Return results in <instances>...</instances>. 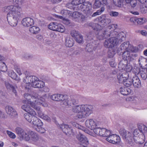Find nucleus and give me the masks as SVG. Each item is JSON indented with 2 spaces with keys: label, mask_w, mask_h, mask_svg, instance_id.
<instances>
[{
  "label": "nucleus",
  "mask_w": 147,
  "mask_h": 147,
  "mask_svg": "<svg viewBox=\"0 0 147 147\" xmlns=\"http://www.w3.org/2000/svg\"><path fill=\"white\" fill-rule=\"evenodd\" d=\"M24 97L26 100H23V103L24 104H30L32 107L38 111V114L40 112V108L36 104L42 105L44 107L47 106V104L45 102V99L47 97L46 94L39 95L37 93H35L34 95L32 96L28 93H25L24 94Z\"/></svg>",
  "instance_id": "f257e3e1"
},
{
  "label": "nucleus",
  "mask_w": 147,
  "mask_h": 147,
  "mask_svg": "<svg viewBox=\"0 0 147 147\" xmlns=\"http://www.w3.org/2000/svg\"><path fill=\"white\" fill-rule=\"evenodd\" d=\"M21 8L19 6L10 5L7 6L5 11H9L7 15V19L11 26H15L17 25L18 20L21 18Z\"/></svg>",
  "instance_id": "f03ea898"
},
{
  "label": "nucleus",
  "mask_w": 147,
  "mask_h": 147,
  "mask_svg": "<svg viewBox=\"0 0 147 147\" xmlns=\"http://www.w3.org/2000/svg\"><path fill=\"white\" fill-rule=\"evenodd\" d=\"M71 4L76 6L74 10H80L88 16L92 15L94 11L92 5L89 2H84V0H73Z\"/></svg>",
  "instance_id": "7ed1b4c3"
},
{
  "label": "nucleus",
  "mask_w": 147,
  "mask_h": 147,
  "mask_svg": "<svg viewBox=\"0 0 147 147\" xmlns=\"http://www.w3.org/2000/svg\"><path fill=\"white\" fill-rule=\"evenodd\" d=\"M119 132L123 139L125 142L126 143L128 146H133L134 142V140H132L133 137L131 133L126 131L125 129L123 128L120 129Z\"/></svg>",
  "instance_id": "20e7f679"
},
{
  "label": "nucleus",
  "mask_w": 147,
  "mask_h": 147,
  "mask_svg": "<svg viewBox=\"0 0 147 147\" xmlns=\"http://www.w3.org/2000/svg\"><path fill=\"white\" fill-rule=\"evenodd\" d=\"M93 107L92 105H82L81 112L77 117L79 118H85L89 116L92 113Z\"/></svg>",
  "instance_id": "39448f33"
},
{
  "label": "nucleus",
  "mask_w": 147,
  "mask_h": 147,
  "mask_svg": "<svg viewBox=\"0 0 147 147\" xmlns=\"http://www.w3.org/2000/svg\"><path fill=\"white\" fill-rule=\"evenodd\" d=\"M115 26L111 25L107 27L106 29L102 30H100L97 33L96 37L100 40L106 38L111 36V30L112 28H114Z\"/></svg>",
  "instance_id": "423d86ee"
},
{
  "label": "nucleus",
  "mask_w": 147,
  "mask_h": 147,
  "mask_svg": "<svg viewBox=\"0 0 147 147\" xmlns=\"http://www.w3.org/2000/svg\"><path fill=\"white\" fill-rule=\"evenodd\" d=\"M114 4L118 7H121L124 3L129 4L132 7L134 8L137 5L136 0H113Z\"/></svg>",
  "instance_id": "0eeeda50"
},
{
  "label": "nucleus",
  "mask_w": 147,
  "mask_h": 147,
  "mask_svg": "<svg viewBox=\"0 0 147 147\" xmlns=\"http://www.w3.org/2000/svg\"><path fill=\"white\" fill-rule=\"evenodd\" d=\"M68 97L66 95L58 94V101H61L60 105L63 107H69L71 105V103L68 100Z\"/></svg>",
  "instance_id": "6e6552de"
},
{
  "label": "nucleus",
  "mask_w": 147,
  "mask_h": 147,
  "mask_svg": "<svg viewBox=\"0 0 147 147\" xmlns=\"http://www.w3.org/2000/svg\"><path fill=\"white\" fill-rule=\"evenodd\" d=\"M114 30V28H112L111 36H113V37L115 38V39H116L118 42V44L120 43L122 41L125 40V35L123 32H122L118 33L116 31H113Z\"/></svg>",
  "instance_id": "1a4fd4ad"
},
{
  "label": "nucleus",
  "mask_w": 147,
  "mask_h": 147,
  "mask_svg": "<svg viewBox=\"0 0 147 147\" xmlns=\"http://www.w3.org/2000/svg\"><path fill=\"white\" fill-rule=\"evenodd\" d=\"M109 39H106L104 42V45L107 48H112L118 44L117 40L113 36H111Z\"/></svg>",
  "instance_id": "9d476101"
},
{
  "label": "nucleus",
  "mask_w": 147,
  "mask_h": 147,
  "mask_svg": "<svg viewBox=\"0 0 147 147\" xmlns=\"http://www.w3.org/2000/svg\"><path fill=\"white\" fill-rule=\"evenodd\" d=\"M16 131L21 140H24L26 141H29L30 138L28 136V134L25 132L22 129L17 127L16 129Z\"/></svg>",
  "instance_id": "9b49d317"
},
{
  "label": "nucleus",
  "mask_w": 147,
  "mask_h": 147,
  "mask_svg": "<svg viewBox=\"0 0 147 147\" xmlns=\"http://www.w3.org/2000/svg\"><path fill=\"white\" fill-rule=\"evenodd\" d=\"M129 51H127L123 52L122 57L126 63H127L128 61H131L134 59V58L137 56L136 54L130 55L129 52Z\"/></svg>",
  "instance_id": "f8f14e48"
},
{
  "label": "nucleus",
  "mask_w": 147,
  "mask_h": 147,
  "mask_svg": "<svg viewBox=\"0 0 147 147\" xmlns=\"http://www.w3.org/2000/svg\"><path fill=\"white\" fill-rule=\"evenodd\" d=\"M71 35L78 42L81 43L82 42L83 36L77 31L75 30H72L71 32Z\"/></svg>",
  "instance_id": "ddd939ff"
},
{
  "label": "nucleus",
  "mask_w": 147,
  "mask_h": 147,
  "mask_svg": "<svg viewBox=\"0 0 147 147\" xmlns=\"http://www.w3.org/2000/svg\"><path fill=\"white\" fill-rule=\"evenodd\" d=\"M106 140L110 143L115 144L119 142L120 138L116 135L111 134L106 138Z\"/></svg>",
  "instance_id": "4468645a"
},
{
  "label": "nucleus",
  "mask_w": 147,
  "mask_h": 147,
  "mask_svg": "<svg viewBox=\"0 0 147 147\" xmlns=\"http://www.w3.org/2000/svg\"><path fill=\"white\" fill-rule=\"evenodd\" d=\"M5 110L8 116L10 117H16L17 115L16 111L11 106H6L5 107Z\"/></svg>",
  "instance_id": "2eb2a0df"
},
{
  "label": "nucleus",
  "mask_w": 147,
  "mask_h": 147,
  "mask_svg": "<svg viewBox=\"0 0 147 147\" xmlns=\"http://www.w3.org/2000/svg\"><path fill=\"white\" fill-rule=\"evenodd\" d=\"M145 140V136L144 134H141L139 135L138 136H135L133 137L132 140L134 142L133 146L135 144V143L138 144H142L144 142Z\"/></svg>",
  "instance_id": "dca6fc26"
},
{
  "label": "nucleus",
  "mask_w": 147,
  "mask_h": 147,
  "mask_svg": "<svg viewBox=\"0 0 147 147\" xmlns=\"http://www.w3.org/2000/svg\"><path fill=\"white\" fill-rule=\"evenodd\" d=\"M22 23L24 26L28 27L34 24V21L30 18H26L23 19Z\"/></svg>",
  "instance_id": "f3484780"
},
{
  "label": "nucleus",
  "mask_w": 147,
  "mask_h": 147,
  "mask_svg": "<svg viewBox=\"0 0 147 147\" xmlns=\"http://www.w3.org/2000/svg\"><path fill=\"white\" fill-rule=\"evenodd\" d=\"M28 136L30 138L29 140H31L34 142H36L38 140L39 136L36 132L32 131H30L28 133Z\"/></svg>",
  "instance_id": "a211bd4d"
},
{
  "label": "nucleus",
  "mask_w": 147,
  "mask_h": 147,
  "mask_svg": "<svg viewBox=\"0 0 147 147\" xmlns=\"http://www.w3.org/2000/svg\"><path fill=\"white\" fill-rule=\"evenodd\" d=\"M129 74L127 72H125L122 74H119L117 75V77L119 83H123L128 78Z\"/></svg>",
  "instance_id": "6ab92c4d"
},
{
  "label": "nucleus",
  "mask_w": 147,
  "mask_h": 147,
  "mask_svg": "<svg viewBox=\"0 0 147 147\" xmlns=\"http://www.w3.org/2000/svg\"><path fill=\"white\" fill-rule=\"evenodd\" d=\"M132 80L133 85L135 88H140L141 87V81L138 76L135 75Z\"/></svg>",
  "instance_id": "aec40b11"
},
{
  "label": "nucleus",
  "mask_w": 147,
  "mask_h": 147,
  "mask_svg": "<svg viewBox=\"0 0 147 147\" xmlns=\"http://www.w3.org/2000/svg\"><path fill=\"white\" fill-rule=\"evenodd\" d=\"M5 85L8 90L12 91L13 93L15 94L16 96L17 92L16 90L17 89V87L16 85H12L7 82H5Z\"/></svg>",
  "instance_id": "412c9836"
},
{
  "label": "nucleus",
  "mask_w": 147,
  "mask_h": 147,
  "mask_svg": "<svg viewBox=\"0 0 147 147\" xmlns=\"http://www.w3.org/2000/svg\"><path fill=\"white\" fill-rule=\"evenodd\" d=\"M85 124L87 127L91 129H93L96 127V123L92 119L86 120L85 122Z\"/></svg>",
  "instance_id": "4be33fe9"
},
{
  "label": "nucleus",
  "mask_w": 147,
  "mask_h": 147,
  "mask_svg": "<svg viewBox=\"0 0 147 147\" xmlns=\"http://www.w3.org/2000/svg\"><path fill=\"white\" fill-rule=\"evenodd\" d=\"M31 123L34 125V128L39 126H42L43 125V123L41 120L35 116L33 117Z\"/></svg>",
  "instance_id": "5701e85b"
},
{
  "label": "nucleus",
  "mask_w": 147,
  "mask_h": 147,
  "mask_svg": "<svg viewBox=\"0 0 147 147\" xmlns=\"http://www.w3.org/2000/svg\"><path fill=\"white\" fill-rule=\"evenodd\" d=\"M88 26L91 27L93 30H94L96 33H97L98 31L101 29V26L98 24L95 23L93 22H90L88 24Z\"/></svg>",
  "instance_id": "b1692460"
},
{
  "label": "nucleus",
  "mask_w": 147,
  "mask_h": 147,
  "mask_svg": "<svg viewBox=\"0 0 147 147\" xmlns=\"http://www.w3.org/2000/svg\"><path fill=\"white\" fill-rule=\"evenodd\" d=\"M37 77L32 76H27L24 79L23 81L26 84H31L33 80H36Z\"/></svg>",
  "instance_id": "393cba45"
},
{
  "label": "nucleus",
  "mask_w": 147,
  "mask_h": 147,
  "mask_svg": "<svg viewBox=\"0 0 147 147\" xmlns=\"http://www.w3.org/2000/svg\"><path fill=\"white\" fill-rule=\"evenodd\" d=\"M65 43L66 46L70 47L73 45L74 40L72 38L67 36L65 39Z\"/></svg>",
  "instance_id": "a878e982"
},
{
  "label": "nucleus",
  "mask_w": 147,
  "mask_h": 147,
  "mask_svg": "<svg viewBox=\"0 0 147 147\" xmlns=\"http://www.w3.org/2000/svg\"><path fill=\"white\" fill-rule=\"evenodd\" d=\"M44 85V82L39 80L38 79L36 81L34 82L32 86L35 88H41L43 87Z\"/></svg>",
  "instance_id": "bb28decb"
},
{
  "label": "nucleus",
  "mask_w": 147,
  "mask_h": 147,
  "mask_svg": "<svg viewBox=\"0 0 147 147\" xmlns=\"http://www.w3.org/2000/svg\"><path fill=\"white\" fill-rule=\"evenodd\" d=\"M121 93L124 95H128L131 92V90L129 88L126 87H123L120 89Z\"/></svg>",
  "instance_id": "cd10ccee"
},
{
  "label": "nucleus",
  "mask_w": 147,
  "mask_h": 147,
  "mask_svg": "<svg viewBox=\"0 0 147 147\" xmlns=\"http://www.w3.org/2000/svg\"><path fill=\"white\" fill-rule=\"evenodd\" d=\"M129 42H125L121 45L120 47L121 50L122 51V52L130 51L129 48Z\"/></svg>",
  "instance_id": "c85d7f7f"
},
{
  "label": "nucleus",
  "mask_w": 147,
  "mask_h": 147,
  "mask_svg": "<svg viewBox=\"0 0 147 147\" xmlns=\"http://www.w3.org/2000/svg\"><path fill=\"white\" fill-rule=\"evenodd\" d=\"M29 30L30 33L35 34L38 33L40 31V29L38 27L33 26L29 29Z\"/></svg>",
  "instance_id": "c756f323"
},
{
  "label": "nucleus",
  "mask_w": 147,
  "mask_h": 147,
  "mask_svg": "<svg viewBox=\"0 0 147 147\" xmlns=\"http://www.w3.org/2000/svg\"><path fill=\"white\" fill-rule=\"evenodd\" d=\"M97 33L94 30H92L90 31L87 35V37L88 39L91 40L93 39L94 36H96Z\"/></svg>",
  "instance_id": "7c9ffc66"
},
{
  "label": "nucleus",
  "mask_w": 147,
  "mask_h": 147,
  "mask_svg": "<svg viewBox=\"0 0 147 147\" xmlns=\"http://www.w3.org/2000/svg\"><path fill=\"white\" fill-rule=\"evenodd\" d=\"M81 105H78L73 107L72 109V111L74 113H77V115H79V113L81 112Z\"/></svg>",
  "instance_id": "2f4dec72"
},
{
  "label": "nucleus",
  "mask_w": 147,
  "mask_h": 147,
  "mask_svg": "<svg viewBox=\"0 0 147 147\" xmlns=\"http://www.w3.org/2000/svg\"><path fill=\"white\" fill-rule=\"evenodd\" d=\"M95 47V46L94 47L92 43H89L87 44L85 48V50L88 52H91L95 49L94 48Z\"/></svg>",
  "instance_id": "473e14b6"
},
{
  "label": "nucleus",
  "mask_w": 147,
  "mask_h": 147,
  "mask_svg": "<svg viewBox=\"0 0 147 147\" xmlns=\"http://www.w3.org/2000/svg\"><path fill=\"white\" fill-rule=\"evenodd\" d=\"M138 129L140 132L142 133L141 134H144L146 132L147 130V127H146L142 124H141L139 125L138 127Z\"/></svg>",
  "instance_id": "72a5a7b5"
},
{
  "label": "nucleus",
  "mask_w": 147,
  "mask_h": 147,
  "mask_svg": "<svg viewBox=\"0 0 147 147\" xmlns=\"http://www.w3.org/2000/svg\"><path fill=\"white\" fill-rule=\"evenodd\" d=\"M147 59L142 56L140 57L138 60L139 64L141 66L146 64Z\"/></svg>",
  "instance_id": "f704fd0d"
},
{
  "label": "nucleus",
  "mask_w": 147,
  "mask_h": 147,
  "mask_svg": "<svg viewBox=\"0 0 147 147\" xmlns=\"http://www.w3.org/2000/svg\"><path fill=\"white\" fill-rule=\"evenodd\" d=\"M72 17L74 19L78 18H83L84 16L81 13L77 11H75L73 13Z\"/></svg>",
  "instance_id": "c9c22d12"
},
{
  "label": "nucleus",
  "mask_w": 147,
  "mask_h": 147,
  "mask_svg": "<svg viewBox=\"0 0 147 147\" xmlns=\"http://www.w3.org/2000/svg\"><path fill=\"white\" fill-rule=\"evenodd\" d=\"M56 31H58L61 32H64L65 30V28L64 26L60 24H57L56 26Z\"/></svg>",
  "instance_id": "e433bc0d"
},
{
  "label": "nucleus",
  "mask_w": 147,
  "mask_h": 147,
  "mask_svg": "<svg viewBox=\"0 0 147 147\" xmlns=\"http://www.w3.org/2000/svg\"><path fill=\"white\" fill-rule=\"evenodd\" d=\"M123 84L127 87H129L132 84V80L131 79H128L127 78L126 80L124 81Z\"/></svg>",
  "instance_id": "4c0bfd02"
},
{
  "label": "nucleus",
  "mask_w": 147,
  "mask_h": 147,
  "mask_svg": "<svg viewBox=\"0 0 147 147\" xmlns=\"http://www.w3.org/2000/svg\"><path fill=\"white\" fill-rule=\"evenodd\" d=\"M73 125L79 129L82 130V131L86 132V131H87V130H86L85 127H83L82 126L78 124L76 122H73L72 123Z\"/></svg>",
  "instance_id": "58836bf2"
},
{
  "label": "nucleus",
  "mask_w": 147,
  "mask_h": 147,
  "mask_svg": "<svg viewBox=\"0 0 147 147\" xmlns=\"http://www.w3.org/2000/svg\"><path fill=\"white\" fill-rule=\"evenodd\" d=\"M140 75L142 79L145 80L147 78V70L144 69L143 71H141Z\"/></svg>",
  "instance_id": "ea45409f"
},
{
  "label": "nucleus",
  "mask_w": 147,
  "mask_h": 147,
  "mask_svg": "<svg viewBox=\"0 0 147 147\" xmlns=\"http://www.w3.org/2000/svg\"><path fill=\"white\" fill-rule=\"evenodd\" d=\"M7 67L4 62H0V71L5 72L7 70Z\"/></svg>",
  "instance_id": "a19ab883"
},
{
  "label": "nucleus",
  "mask_w": 147,
  "mask_h": 147,
  "mask_svg": "<svg viewBox=\"0 0 147 147\" xmlns=\"http://www.w3.org/2000/svg\"><path fill=\"white\" fill-rule=\"evenodd\" d=\"M57 24L56 23L52 22L50 23L48 26L49 29L53 31H55L56 30V26Z\"/></svg>",
  "instance_id": "79ce46f5"
},
{
  "label": "nucleus",
  "mask_w": 147,
  "mask_h": 147,
  "mask_svg": "<svg viewBox=\"0 0 147 147\" xmlns=\"http://www.w3.org/2000/svg\"><path fill=\"white\" fill-rule=\"evenodd\" d=\"M111 22V20L110 19L106 18H103L101 21V23L105 26L109 24Z\"/></svg>",
  "instance_id": "37998d69"
},
{
  "label": "nucleus",
  "mask_w": 147,
  "mask_h": 147,
  "mask_svg": "<svg viewBox=\"0 0 147 147\" xmlns=\"http://www.w3.org/2000/svg\"><path fill=\"white\" fill-rule=\"evenodd\" d=\"M105 8L103 7H101L100 9L98 10L96 12L94 13L91 16L92 17L100 15L104 11Z\"/></svg>",
  "instance_id": "c03bdc74"
},
{
  "label": "nucleus",
  "mask_w": 147,
  "mask_h": 147,
  "mask_svg": "<svg viewBox=\"0 0 147 147\" xmlns=\"http://www.w3.org/2000/svg\"><path fill=\"white\" fill-rule=\"evenodd\" d=\"M9 76L14 80H18L19 79V78L18 77L16 74L13 71H10V72L9 73Z\"/></svg>",
  "instance_id": "a18cd8bd"
},
{
  "label": "nucleus",
  "mask_w": 147,
  "mask_h": 147,
  "mask_svg": "<svg viewBox=\"0 0 147 147\" xmlns=\"http://www.w3.org/2000/svg\"><path fill=\"white\" fill-rule=\"evenodd\" d=\"M24 117L26 120L31 123L32 121L33 117L34 116H30L28 113H25L24 115Z\"/></svg>",
  "instance_id": "49530a36"
},
{
  "label": "nucleus",
  "mask_w": 147,
  "mask_h": 147,
  "mask_svg": "<svg viewBox=\"0 0 147 147\" xmlns=\"http://www.w3.org/2000/svg\"><path fill=\"white\" fill-rule=\"evenodd\" d=\"M126 65V64H124L123 61H122L119 63L118 65V68L120 70H123L125 68Z\"/></svg>",
  "instance_id": "de8ad7c7"
},
{
  "label": "nucleus",
  "mask_w": 147,
  "mask_h": 147,
  "mask_svg": "<svg viewBox=\"0 0 147 147\" xmlns=\"http://www.w3.org/2000/svg\"><path fill=\"white\" fill-rule=\"evenodd\" d=\"M41 126H39L37 127H35L34 129L40 133H44L45 132L46 130Z\"/></svg>",
  "instance_id": "09e8293b"
},
{
  "label": "nucleus",
  "mask_w": 147,
  "mask_h": 147,
  "mask_svg": "<svg viewBox=\"0 0 147 147\" xmlns=\"http://www.w3.org/2000/svg\"><path fill=\"white\" fill-rule=\"evenodd\" d=\"M27 112L30 115V116H35L36 115V112L33 109L31 108L30 107L28 111H27Z\"/></svg>",
  "instance_id": "8fccbe9b"
},
{
  "label": "nucleus",
  "mask_w": 147,
  "mask_h": 147,
  "mask_svg": "<svg viewBox=\"0 0 147 147\" xmlns=\"http://www.w3.org/2000/svg\"><path fill=\"white\" fill-rule=\"evenodd\" d=\"M108 13L112 17H116L119 14V13L118 12L113 11H109Z\"/></svg>",
  "instance_id": "3c124183"
},
{
  "label": "nucleus",
  "mask_w": 147,
  "mask_h": 147,
  "mask_svg": "<svg viewBox=\"0 0 147 147\" xmlns=\"http://www.w3.org/2000/svg\"><path fill=\"white\" fill-rule=\"evenodd\" d=\"M144 18H140L136 19L135 22H137L138 24L141 25L144 22Z\"/></svg>",
  "instance_id": "603ef678"
},
{
  "label": "nucleus",
  "mask_w": 147,
  "mask_h": 147,
  "mask_svg": "<svg viewBox=\"0 0 147 147\" xmlns=\"http://www.w3.org/2000/svg\"><path fill=\"white\" fill-rule=\"evenodd\" d=\"M82 141H80L82 144H85L86 145L88 144V141L87 138L84 136L83 137V138L81 139Z\"/></svg>",
  "instance_id": "864d4df0"
},
{
  "label": "nucleus",
  "mask_w": 147,
  "mask_h": 147,
  "mask_svg": "<svg viewBox=\"0 0 147 147\" xmlns=\"http://www.w3.org/2000/svg\"><path fill=\"white\" fill-rule=\"evenodd\" d=\"M67 131L65 133L66 135L68 134L69 135H73V133L72 131V129H71V127L70 126L69 127L67 128Z\"/></svg>",
  "instance_id": "5fc2aeb1"
},
{
  "label": "nucleus",
  "mask_w": 147,
  "mask_h": 147,
  "mask_svg": "<svg viewBox=\"0 0 147 147\" xmlns=\"http://www.w3.org/2000/svg\"><path fill=\"white\" fill-rule=\"evenodd\" d=\"M111 134L110 131L105 129V131L103 133L102 137H108Z\"/></svg>",
  "instance_id": "6e6d98bb"
},
{
  "label": "nucleus",
  "mask_w": 147,
  "mask_h": 147,
  "mask_svg": "<svg viewBox=\"0 0 147 147\" xmlns=\"http://www.w3.org/2000/svg\"><path fill=\"white\" fill-rule=\"evenodd\" d=\"M133 72L135 74V75L138 74L140 73V68L136 67H135L133 69Z\"/></svg>",
  "instance_id": "4d7b16f0"
},
{
  "label": "nucleus",
  "mask_w": 147,
  "mask_h": 147,
  "mask_svg": "<svg viewBox=\"0 0 147 147\" xmlns=\"http://www.w3.org/2000/svg\"><path fill=\"white\" fill-rule=\"evenodd\" d=\"M7 133L10 138L13 139L15 138L16 136L14 133L8 130L7 131Z\"/></svg>",
  "instance_id": "13d9d810"
},
{
  "label": "nucleus",
  "mask_w": 147,
  "mask_h": 147,
  "mask_svg": "<svg viewBox=\"0 0 147 147\" xmlns=\"http://www.w3.org/2000/svg\"><path fill=\"white\" fill-rule=\"evenodd\" d=\"M25 104V105L22 106V108L26 112H27L30 107L28 105L27 103Z\"/></svg>",
  "instance_id": "bf43d9fd"
},
{
  "label": "nucleus",
  "mask_w": 147,
  "mask_h": 147,
  "mask_svg": "<svg viewBox=\"0 0 147 147\" xmlns=\"http://www.w3.org/2000/svg\"><path fill=\"white\" fill-rule=\"evenodd\" d=\"M141 12L142 13H145L147 12V6L141 7L140 9Z\"/></svg>",
  "instance_id": "052dcab7"
},
{
  "label": "nucleus",
  "mask_w": 147,
  "mask_h": 147,
  "mask_svg": "<svg viewBox=\"0 0 147 147\" xmlns=\"http://www.w3.org/2000/svg\"><path fill=\"white\" fill-rule=\"evenodd\" d=\"M68 100L69 101V102L71 103V105L69 106V107L72 105H75L77 104L78 102V100L75 99H72V100L68 99Z\"/></svg>",
  "instance_id": "680f3d73"
},
{
  "label": "nucleus",
  "mask_w": 147,
  "mask_h": 147,
  "mask_svg": "<svg viewBox=\"0 0 147 147\" xmlns=\"http://www.w3.org/2000/svg\"><path fill=\"white\" fill-rule=\"evenodd\" d=\"M58 94H54L51 95V98L53 100L58 101Z\"/></svg>",
  "instance_id": "e2e57ef3"
},
{
  "label": "nucleus",
  "mask_w": 147,
  "mask_h": 147,
  "mask_svg": "<svg viewBox=\"0 0 147 147\" xmlns=\"http://www.w3.org/2000/svg\"><path fill=\"white\" fill-rule=\"evenodd\" d=\"M100 129V127H95L94 129H93L94 132L95 134L98 135H99Z\"/></svg>",
  "instance_id": "0e129e2a"
},
{
  "label": "nucleus",
  "mask_w": 147,
  "mask_h": 147,
  "mask_svg": "<svg viewBox=\"0 0 147 147\" xmlns=\"http://www.w3.org/2000/svg\"><path fill=\"white\" fill-rule=\"evenodd\" d=\"M115 55L114 52L113 51H109L108 52V56L109 58H112Z\"/></svg>",
  "instance_id": "69168bd1"
},
{
  "label": "nucleus",
  "mask_w": 147,
  "mask_h": 147,
  "mask_svg": "<svg viewBox=\"0 0 147 147\" xmlns=\"http://www.w3.org/2000/svg\"><path fill=\"white\" fill-rule=\"evenodd\" d=\"M13 1L16 4L18 5H21L23 3V0H13Z\"/></svg>",
  "instance_id": "338daca9"
},
{
  "label": "nucleus",
  "mask_w": 147,
  "mask_h": 147,
  "mask_svg": "<svg viewBox=\"0 0 147 147\" xmlns=\"http://www.w3.org/2000/svg\"><path fill=\"white\" fill-rule=\"evenodd\" d=\"M41 116H42V118L43 119L46 120H47L48 121H50L51 120V119L47 115H40Z\"/></svg>",
  "instance_id": "774afa93"
}]
</instances>
